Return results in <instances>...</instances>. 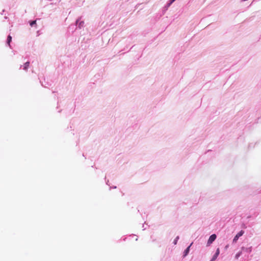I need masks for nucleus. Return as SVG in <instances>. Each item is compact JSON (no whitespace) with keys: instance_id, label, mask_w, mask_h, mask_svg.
I'll list each match as a JSON object with an SVG mask.
<instances>
[{"instance_id":"4","label":"nucleus","mask_w":261,"mask_h":261,"mask_svg":"<svg viewBox=\"0 0 261 261\" xmlns=\"http://www.w3.org/2000/svg\"><path fill=\"white\" fill-rule=\"evenodd\" d=\"M220 253V251H219V249L218 248L216 250V252L215 253V254H214V255L213 256V257H212V261H214L215 260H216L217 258V257L218 256L219 254Z\"/></svg>"},{"instance_id":"5","label":"nucleus","mask_w":261,"mask_h":261,"mask_svg":"<svg viewBox=\"0 0 261 261\" xmlns=\"http://www.w3.org/2000/svg\"><path fill=\"white\" fill-rule=\"evenodd\" d=\"M11 41H12V37L10 35H9L7 37V43L8 44L10 48L11 47V45H10V42H11Z\"/></svg>"},{"instance_id":"7","label":"nucleus","mask_w":261,"mask_h":261,"mask_svg":"<svg viewBox=\"0 0 261 261\" xmlns=\"http://www.w3.org/2000/svg\"><path fill=\"white\" fill-rule=\"evenodd\" d=\"M176 0H170L169 3L167 4V7H169L173 2H174Z\"/></svg>"},{"instance_id":"10","label":"nucleus","mask_w":261,"mask_h":261,"mask_svg":"<svg viewBox=\"0 0 261 261\" xmlns=\"http://www.w3.org/2000/svg\"><path fill=\"white\" fill-rule=\"evenodd\" d=\"M178 239H179V237H177L176 238V239H175V240H174V244H176V243H177V240H178Z\"/></svg>"},{"instance_id":"12","label":"nucleus","mask_w":261,"mask_h":261,"mask_svg":"<svg viewBox=\"0 0 261 261\" xmlns=\"http://www.w3.org/2000/svg\"><path fill=\"white\" fill-rule=\"evenodd\" d=\"M26 69H27V67H26V66H25L24 67V69L26 70Z\"/></svg>"},{"instance_id":"8","label":"nucleus","mask_w":261,"mask_h":261,"mask_svg":"<svg viewBox=\"0 0 261 261\" xmlns=\"http://www.w3.org/2000/svg\"><path fill=\"white\" fill-rule=\"evenodd\" d=\"M36 20L32 21L30 22V25L31 27H33L35 24H36Z\"/></svg>"},{"instance_id":"1","label":"nucleus","mask_w":261,"mask_h":261,"mask_svg":"<svg viewBox=\"0 0 261 261\" xmlns=\"http://www.w3.org/2000/svg\"><path fill=\"white\" fill-rule=\"evenodd\" d=\"M216 237H217L215 234L211 235L207 241V245H211L216 240Z\"/></svg>"},{"instance_id":"2","label":"nucleus","mask_w":261,"mask_h":261,"mask_svg":"<svg viewBox=\"0 0 261 261\" xmlns=\"http://www.w3.org/2000/svg\"><path fill=\"white\" fill-rule=\"evenodd\" d=\"M244 233V231L243 230H241L239 232H238L236 235V236L234 237L233 239V242H236L238 239L241 237Z\"/></svg>"},{"instance_id":"6","label":"nucleus","mask_w":261,"mask_h":261,"mask_svg":"<svg viewBox=\"0 0 261 261\" xmlns=\"http://www.w3.org/2000/svg\"><path fill=\"white\" fill-rule=\"evenodd\" d=\"M190 246H189L185 250V255H187L188 254V253H189V250H190Z\"/></svg>"},{"instance_id":"3","label":"nucleus","mask_w":261,"mask_h":261,"mask_svg":"<svg viewBox=\"0 0 261 261\" xmlns=\"http://www.w3.org/2000/svg\"><path fill=\"white\" fill-rule=\"evenodd\" d=\"M76 25L79 29H81L84 27V22L83 21H80V19H78L76 21Z\"/></svg>"},{"instance_id":"11","label":"nucleus","mask_w":261,"mask_h":261,"mask_svg":"<svg viewBox=\"0 0 261 261\" xmlns=\"http://www.w3.org/2000/svg\"><path fill=\"white\" fill-rule=\"evenodd\" d=\"M29 64H30V62H27L24 64V65H29Z\"/></svg>"},{"instance_id":"9","label":"nucleus","mask_w":261,"mask_h":261,"mask_svg":"<svg viewBox=\"0 0 261 261\" xmlns=\"http://www.w3.org/2000/svg\"><path fill=\"white\" fill-rule=\"evenodd\" d=\"M241 253H241V252H238V253L236 255V256H235V258H236V259H238V258L240 257V256L241 255Z\"/></svg>"}]
</instances>
